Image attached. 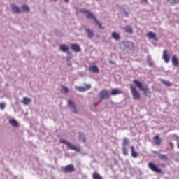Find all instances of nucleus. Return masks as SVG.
I'll use <instances>...</instances> for the list:
<instances>
[{
    "instance_id": "41",
    "label": "nucleus",
    "mask_w": 179,
    "mask_h": 179,
    "mask_svg": "<svg viewBox=\"0 0 179 179\" xmlns=\"http://www.w3.org/2000/svg\"><path fill=\"white\" fill-rule=\"evenodd\" d=\"M126 16L128 17V13H126Z\"/></svg>"
},
{
    "instance_id": "6",
    "label": "nucleus",
    "mask_w": 179,
    "mask_h": 179,
    "mask_svg": "<svg viewBox=\"0 0 179 179\" xmlns=\"http://www.w3.org/2000/svg\"><path fill=\"white\" fill-rule=\"evenodd\" d=\"M162 58L166 64L170 62V56L169 55V50H164L163 51Z\"/></svg>"
},
{
    "instance_id": "22",
    "label": "nucleus",
    "mask_w": 179,
    "mask_h": 179,
    "mask_svg": "<svg viewBox=\"0 0 179 179\" xmlns=\"http://www.w3.org/2000/svg\"><path fill=\"white\" fill-rule=\"evenodd\" d=\"M67 146L68 148H69V149H71V150H80L79 148H76V146H75L73 144H71V143H67Z\"/></svg>"
},
{
    "instance_id": "24",
    "label": "nucleus",
    "mask_w": 179,
    "mask_h": 179,
    "mask_svg": "<svg viewBox=\"0 0 179 179\" xmlns=\"http://www.w3.org/2000/svg\"><path fill=\"white\" fill-rule=\"evenodd\" d=\"M60 50L61 51H63V52H66V51H68V50H69V48H68V46L62 44L60 45Z\"/></svg>"
},
{
    "instance_id": "9",
    "label": "nucleus",
    "mask_w": 179,
    "mask_h": 179,
    "mask_svg": "<svg viewBox=\"0 0 179 179\" xmlns=\"http://www.w3.org/2000/svg\"><path fill=\"white\" fill-rule=\"evenodd\" d=\"M130 150H131V155L132 157H134V159H136V157H138V156H139V154H138V152L135 150V147L134 145H131L130 147Z\"/></svg>"
},
{
    "instance_id": "26",
    "label": "nucleus",
    "mask_w": 179,
    "mask_h": 179,
    "mask_svg": "<svg viewBox=\"0 0 179 179\" xmlns=\"http://www.w3.org/2000/svg\"><path fill=\"white\" fill-rule=\"evenodd\" d=\"M92 178L93 179H103V177H101V176H100V174H99L97 173H94L92 175Z\"/></svg>"
},
{
    "instance_id": "12",
    "label": "nucleus",
    "mask_w": 179,
    "mask_h": 179,
    "mask_svg": "<svg viewBox=\"0 0 179 179\" xmlns=\"http://www.w3.org/2000/svg\"><path fill=\"white\" fill-rule=\"evenodd\" d=\"M90 72H93L94 73H99V67L96 65H92L90 66Z\"/></svg>"
},
{
    "instance_id": "13",
    "label": "nucleus",
    "mask_w": 179,
    "mask_h": 179,
    "mask_svg": "<svg viewBox=\"0 0 179 179\" xmlns=\"http://www.w3.org/2000/svg\"><path fill=\"white\" fill-rule=\"evenodd\" d=\"M153 141L155 145H157V146H160V145H162V140L160 139V137L159 136V135L155 136L153 138Z\"/></svg>"
},
{
    "instance_id": "32",
    "label": "nucleus",
    "mask_w": 179,
    "mask_h": 179,
    "mask_svg": "<svg viewBox=\"0 0 179 179\" xmlns=\"http://www.w3.org/2000/svg\"><path fill=\"white\" fill-rule=\"evenodd\" d=\"M23 10H24V12H29L30 11V8H29V6H26V5H23L22 6Z\"/></svg>"
},
{
    "instance_id": "5",
    "label": "nucleus",
    "mask_w": 179,
    "mask_h": 179,
    "mask_svg": "<svg viewBox=\"0 0 179 179\" xmlns=\"http://www.w3.org/2000/svg\"><path fill=\"white\" fill-rule=\"evenodd\" d=\"M62 171L63 173H72L73 171H75V167H73V165L72 164H69L62 168Z\"/></svg>"
},
{
    "instance_id": "8",
    "label": "nucleus",
    "mask_w": 179,
    "mask_h": 179,
    "mask_svg": "<svg viewBox=\"0 0 179 179\" xmlns=\"http://www.w3.org/2000/svg\"><path fill=\"white\" fill-rule=\"evenodd\" d=\"M68 106L69 108H71L73 110V113L76 114L78 113V110H76V106L73 104V102L71 100H68Z\"/></svg>"
},
{
    "instance_id": "34",
    "label": "nucleus",
    "mask_w": 179,
    "mask_h": 179,
    "mask_svg": "<svg viewBox=\"0 0 179 179\" xmlns=\"http://www.w3.org/2000/svg\"><path fill=\"white\" fill-rule=\"evenodd\" d=\"M61 143H64V145H66V146H68V143H69L67 142L66 140H62Z\"/></svg>"
},
{
    "instance_id": "35",
    "label": "nucleus",
    "mask_w": 179,
    "mask_h": 179,
    "mask_svg": "<svg viewBox=\"0 0 179 179\" xmlns=\"http://www.w3.org/2000/svg\"><path fill=\"white\" fill-rule=\"evenodd\" d=\"M92 85H85V91L89 90V89H91Z\"/></svg>"
},
{
    "instance_id": "4",
    "label": "nucleus",
    "mask_w": 179,
    "mask_h": 179,
    "mask_svg": "<svg viewBox=\"0 0 179 179\" xmlns=\"http://www.w3.org/2000/svg\"><path fill=\"white\" fill-rule=\"evenodd\" d=\"M148 167L152 170V171H154V173H162V169H159V167L152 162L148 163Z\"/></svg>"
},
{
    "instance_id": "18",
    "label": "nucleus",
    "mask_w": 179,
    "mask_h": 179,
    "mask_svg": "<svg viewBox=\"0 0 179 179\" xmlns=\"http://www.w3.org/2000/svg\"><path fill=\"white\" fill-rule=\"evenodd\" d=\"M146 36L148 38H152V40H156V34H155L152 31L147 33Z\"/></svg>"
},
{
    "instance_id": "20",
    "label": "nucleus",
    "mask_w": 179,
    "mask_h": 179,
    "mask_svg": "<svg viewBox=\"0 0 179 179\" xmlns=\"http://www.w3.org/2000/svg\"><path fill=\"white\" fill-rule=\"evenodd\" d=\"M159 157L160 160H163L164 162H167V160H169V157L164 154H159Z\"/></svg>"
},
{
    "instance_id": "11",
    "label": "nucleus",
    "mask_w": 179,
    "mask_h": 179,
    "mask_svg": "<svg viewBox=\"0 0 179 179\" xmlns=\"http://www.w3.org/2000/svg\"><path fill=\"white\" fill-rule=\"evenodd\" d=\"M11 9L13 13H20L21 12L20 8L15 4H11Z\"/></svg>"
},
{
    "instance_id": "39",
    "label": "nucleus",
    "mask_w": 179,
    "mask_h": 179,
    "mask_svg": "<svg viewBox=\"0 0 179 179\" xmlns=\"http://www.w3.org/2000/svg\"><path fill=\"white\" fill-rule=\"evenodd\" d=\"M152 152H153L155 155H158V154H159V152H158V151H152Z\"/></svg>"
},
{
    "instance_id": "28",
    "label": "nucleus",
    "mask_w": 179,
    "mask_h": 179,
    "mask_svg": "<svg viewBox=\"0 0 179 179\" xmlns=\"http://www.w3.org/2000/svg\"><path fill=\"white\" fill-rule=\"evenodd\" d=\"M122 152L124 156H127L128 155V148H127V146H122Z\"/></svg>"
},
{
    "instance_id": "27",
    "label": "nucleus",
    "mask_w": 179,
    "mask_h": 179,
    "mask_svg": "<svg viewBox=\"0 0 179 179\" xmlns=\"http://www.w3.org/2000/svg\"><path fill=\"white\" fill-rule=\"evenodd\" d=\"M128 145H129V141L128 140V138H124L123 139V143L122 144V146H127Z\"/></svg>"
},
{
    "instance_id": "42",
    "label": "nucleus",
    "mask_w": 179,
    "mask_h": 179,
    "mask_svg": "<svg viewBox=\"0 0 179 179\" xmlns=\"http://www.w3.org/2000/svg\"><path fill=\"white\" fill-rule=\"evenodd\" d=\"M178 148L179 149V143H178Z\"/></svg>"
},
{
    "instance_id": "43",
    "label": "nucleus",
    "mask_w": 179,
    "mask_h": 179,
    "mask_svg": "<svg viewBox=\"0 0 179 179\" xmlns=\"http://www.w3.org/2000/svg\"><path fill=\"white\" fill-rule=\"evenodd\" d=\"M52 1H57V0H52Z\"/></svg>"
},
{
    "instance_id": "30",
    "label": "nucleus",
    "mask_w": 179,
    "mask_h": 179,
    "mask_svg": "<svg viewBox=\"0 0 179 179\" xmlns=\"http://www.w3.org/2000/svg\"><path fill=\"white\" fill-rule=\"evenodd\" d=\"M168 2H170L171 5H176L177 3H179V0H167Z\"/></svg>"
},
{
    "instance_id": "23",
    "label": "nucleus",
    "mask_w": 179,
    "mask_h": 179,
    "mask_svg": "<svg viewBox=\"0 0 179 179\" xmlns=\"http://www.w3.org/2000/svg\"><path fill=\"white\" fill-rule=\"evenodd\" d=\"M9 122L13 127H19V123L15 119L10 120Z\"/></svg>"
},
{
    "instance_id": "15",
    "label": "nucleus",
    "mask_w": 179,
    "mask_h": 179,
    "mask_svg": "<svg viewBox=\"0 0 179 179\" xmlns=\"http://www.w3.org/2000/svg\"><path fill=\"white\" fill-rule=\"evenodd\" d=\"M172 64L173 66H178L179 62H178V58H177V56L176 55L172 56Z\"/></svg>"
},
{
    "instance_id": "21",
    "label": "nucleus",
    "mask_w": 179,
    "mask_h": 179,
    "mask_svg": "<svg viewBox=\"0 0 179 179\" xmlns=\"http://www.w3.org/2000/svg\"><path fill=\"white\" fill-rule=\"evenodd\" d=\"M85 31L87 34L89 38H92V37H93V36H94L93 31H92L90 29H86Z\"/></svg>"
},
{
    "instance_id": "40",
    "label": "nucleus",
    "mask_w": 179,
    "mask_h": 179,
    "mask_svg": "<svg viewBox=\"0 0 179 179\" xmlns=\"http://www.w3.org/2000/svg\"><path fill=\"white\" fill-rule=\"evenodd\" d=\"M64 2L68 3V2H69V0H64Z\"/></svg>"
},
{
    "instance_id": "19",
    "label": "nucleus",
    "mask_w": 179,
    "mask_h": 179,
    "mask_svg": "<svg viewBox=\"0 0 179 179\" xmlns=\"http://www.w3.org/2000/svg\"><path fill=\"white\" fill-rule=\"evenodd\" d=\"M112 38H114L116 41H118L121 38V36L117 32L112 33Z\"/></svg>"
},
{
    "instance_id": "33",
    "label": "nucleus",
    "mask_w": 179,
    "mask_h": 179,
    "mask_svg": "<svg viewBox=\"0 0 179 179\" xmlns=\"http://www.w3.org/2000/svg\"><path fill=\"white\" fill-rule=\"evenodd\" d=\"M162 83H164V85H166V86H172V83L170 81H167V80H164L162 81Z\"/></svg>"
},
{
    "instance_id": "29",
    "label": "nucleus",
    "mask_w": 179,
    "mask_h": 179,
    "mask_svg": "<svg viewBox=\"0 0 179 179\" xmlns=\"http://www.w3.org/2000/svg\"><path fill=\"white\" fill-rule=\"evenodd\" d=\"M62 92H64V93L69 92V89L68 87H66V86H65V85H62Z\"/></svg>"
},
{
    "instance_id": "16",
    "label": "nucleus",
    "mask_w": 179,
    "mask_h": 179,
    "mask_svg": "<svg viewBox=\"0 0 179 179\" xmlns=\"http://www.w3.org/2000/svg\"><path fill=\"white\" fill-rule=\"evenodd\" d=\"M21 103L24 104V106H27L29 103H31V99L27 97H24L23 99L21 101Z\"/></svg>"
},
{
    "instance_id": "31",
    "label": "nucleus",
    "mask_w": 179,
    "mask_h": 179,
    "mask_svg": "<svg viewBox=\"0 0 179 179\" xmlns=\"http://www.w3.org/2000/svg\"><path fill=\"white\" fill-rule=\"evenodd\" d=\"M76 89L79 90V92H86V88L85 87H76Z\"/></svg>"
},
{
    "instance_id": "38",
    "label": "nucleus",
    "mask_w": 179,
    "mask_h": 179,
    "mask_svg": "<svg viewBox=\"0 0 179 179\" xmlns=\"http://www.w3.org/2000/svg\"><path fill=\"white\" fill-rule=\"evenodd\" d=\"M141 2H143L144 3H148V0H141Z\"/></svg>"
},
{
    "instance_id": "10",
    "label": "nucleus",
    "mask_w": 179,
    "mask_h": 179,
    "mask_svg": "<svg viewBox=\"0 0 179 179\" xmlns=\"http://www.w3.org/2000/svg\"><path fill=\"white\" fill-rule=\"evenodd\" d=\"M71 50L75 51V52H80L81 51L80 46L76 43L71 44Z\"/></svg>"
},
{
    "instance_id": "14",
    "label": "nucleus",
    "mask_w": 179,
    "mask_h": 179,
    "mask_svg": "<svg viewBox=\"0 0 179 179\" xmlns=\"http://www.w3.org/2000/svg\"><path fill=\"white\" fill-rule=\"evenodd\" d=\"M111 96H117V94H122V91L120 90L118 88L112 90L110 92Z\"/></svg>"
},
{
    "instance_id": "3",
    "label": "nucleus",
    "mask_w": 179,
    "mask_h": 179,
    "mask_svg": "<svg viewBox=\"0 0 179 179\" xmlns=\"http://www.w3.org/2000/svg\"><path fill=\"white\" fill-rule=\"evenodd\" d=\"M130 89L134 100H140L141 99V93L138 92L136 87L132 85H130Z\"/></svg>"
},
{
    "instance_id": "36",
    "label": "nucleus",
    "mask_w": 179,
    "mask_h": 179,
    "mask_svg": "<svg viewBox=\"0 0 179 179\" xmlns=\"http://www.w3.org/2000/svg\"><path fill=\"white\" fill-rule=\"evenodd\" d=\"M1 110H5V105L3 103H0Z\"/></svg>"
},
{
    "instance_id": "7",
    "label": "nucleus",
    "mask_w": 179,
    "mask_h": 179,
    "mask_svg": "<svg viewBox=\"0 0 179 179\" xmlns=\"http://www.w3.org/2000/svg\"><path fill=\"white\" fill-rule=\"evenodd\" d=\"M108 97H110V94H108V91H107V90H103L101 91L100 99H108Z\"/></svg>"
},
{
    "instance_id": "17",
    "label": "nucleus",
    "mask_w": 179,
    "mask_h": 179,
    "mask_svg": "<svg viewBox=\"0 0 179 179\" xmlns=\"http://www.w3.org/2000/svg\"><path fill=\"white\" fill-rule=\"evenodd\" d=\"M124 30L126 33H128L129 34H132V33H134V30L132 29V27L129 26L124 27Z\"/></svg>"
},
{
    "instance_id": "2",
    "label": "nucleus",
    "mask_w": 179,
    "mask_h": 179,
    "mask_svg": "<svg viewBox=\"0 0 179 179\" xmlns=\"http://www.w3.org/2000/svg\"><path fill=\"white\" fill-rule=\"evenodd\" d=\"M80 12L81 13H84L87 19H93L95 23H96V24L99 26V28L101 30H104V27H103L101 26V23L97 20V18L94 16V14L86 9H81Z\"/></svg>"
},
{
    "instance_id": "25",
    "label": "nucleus",
    "mask_w": 179,
    "mask_h": 179,
    "mask_svg": "<svg viewBox=\"0 0 179 179\" xmlns=\"http://www.w3.org/2000/svg\"><path fill=\"white\" fill-rule=\"evenodd\" d=\"M79 141L83 143L86 142V138H85V134L82 133L79 134Z\"/></svg>"
},
{
    "instance_id": "1",
    "label": "nucleus",
    "mask_w": 179,
    "mask_h": 179,
    "mask_svg": "<svg viewBox=\"0 0 179 179\" xmlns=\"http://www.w3.org/2000/svg\"><path fill=\"white\" fill-rule=\"evenodd\" d=\"M133 83L136 87L141 90V92H143L144 96H146L147 97H150L152 96V92L149 90V88H148V85L143 84L142 82L138 80H134Z\"/></svg>"
},
{
    "instance_id": "37",
    "label": "nucleus",
    "mask_w": 179,
    "mask_h": 179,
    "mask_svg": "<svg viewBox=\"0 0 179 179\" xmlns=\"http://www.w3.org/2000/svg\"><path fill=\"white\" fill-rule=\"evenodd\" d=\"M70 59H72V56H67L66 61H69Z\"/></svg>"
}]
</instances>
